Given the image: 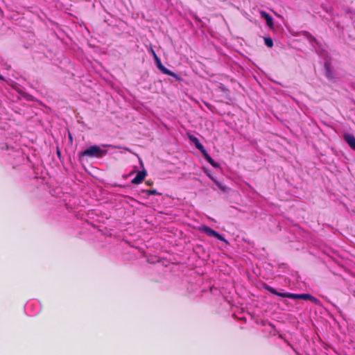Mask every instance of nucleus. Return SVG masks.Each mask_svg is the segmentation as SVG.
<instances>
[{
    "label": "nucleus",
    "instance_id": "obj_1",
    "mask_svg": "<svg viewBox=\"0 0 355 355\" xmlns=\"http://www.w3.org/2000/svg\"><path fill=\"white\" fill-rule=\"evenodd\" d=\"M106 146H108V145H102L101 146H92L82 152L81 155L89 157L101 158L107 154V150L103 148Z\"/></svg>",
    "mask_w": 355,
    "mask_h": 355
},
{
    "label": "nucleus",
    "instance_id": "obj_2",
    "mask_svg": "<svg viewBox=\"0 0 355 355\" xmlns=\"http://www.w3.org/2000/svg\"><path fill=\"white\" fill-rule=\"evenodd\" d=\"M201 230L203 232H205V234L210 236H214L218 239L220 241H226L225 239L220 234H219L217 232L212 230L211 227L208 226H203L202 227Z\"/></svg>",
    "mask_w": 355,
    "mask_h": 355
},
{
    "label": "nucleus",
    "instance_id": "obj_3",
    "mask_svg": "<svg viewBox=\"0 0 355 355\" xmlns=\"http://www.w3.org/2000/svg\"><path fill=\"white\" fill-rule=\"evenodd\" d=\"M343 138L350 148L355 150V137L349 133H345Z\"/></svg>",
    "mask_w": 355,
    "mask_h": 355
},
{
    "label": "nucleus",
    "instance_id": "obj_4",
    "mask_svg": "<svg viewBox=\"0 0 355 355\" xmlns=\"http://www.w3.org/2000/svg\"><path fill=\"white\" fill-rule=\"evenodd\" d=\"M146 175V171H139L135 178L132 180V183L135 184H138L142 182Z\"/></svg>",
    "mask_w": 355,
    "mask_h": 355
},
{
    "label": "nucleus",
    "instance_id": "obj_5",
    "mask_svg": "<svg viewBox=\"0 0 355 355\" xmlns=\"http://www.w3.org/2000/svg\"><path fill=\"white\" fill-rule=\"evenodd\" d=\"M260 15L261 17L266 19L267 25L270 28H273V19L272 17L265 11H261Z\"/></svg>",
    "mask_w": 355,
    "mask_h": 355
},
{
    "label": "nucleus",
    "instance_id": "obj_6",
    "mask_svg": "<svg viewBox=\"0 0 355 355\" xmlns=\"http://www.w3.org/2000/svg\"><path fill=\"white\" fill-rule=\"evenodd\" d=\"M155 62L158 69L164 74L169 73V70L162 65L158 56H155Z\"/></svg>",
    "mask_w": 355,
    "mask_h": 355
},
{
    "label": "nucleus",
    "instance_id": "obj_7",
    "mask_svg": "<svg viewBox=\"0 0 355 355\" xmlns=\"http://www.w3.org/2000/svg\"><path fill=\"white\" fill-rule=\"evenodd\" d=\"M205 159L214 167H218V164L210 157V155L205 151L203 154Z\"/></svg>",
    "mask_w": 355,
    "mask_h": 355
},
{
    "label": "nucleus",
    "instance_id": "obj_8",
    "mask_svg": "<svg viewBox=\"0 0 355 355\" xmlns=\"http://www.w3.org/2000/svg\"><path fill=\"white\" fill-rule=\"evenodd\" d=\"M300 300H310L314 302H316L318 301L316 298H315L314 297L309 294H300Z\"/></svg>",
    "mask_w": 355,
    "mask_h": 355
},
{
    "label": "nucleus",
    "instance_id": "obj_9",
    "mask_svg": "<svg viewBox=\"0 0 355 355\" xmlns=\"http://www.w3.org/2000/svg\"><path fill=\"white\" fill-rule=\"evenodd\" d=\"M195 144V146L197 149H198L201 153L202 154H203L205 151H207L204 146L202 145V144L199 141V140H198L197 141H195L194 143Z\"/></svg>",
    "mask_w": 355,
    "mask_h": 355
},
{
    "label": "nucleus",
    "instance_id": "obj_10",
    "mask_svg": "<svg viewBox=\"0 0 355 355\" xmlns=\"http://www.w3.org/2000/svg\"><path fill=\"white\" fill-rule=\"evenodd\" d=\"M195 144V146L197 149H198L201 153L202 154H203L205 151H207L204 146L202 145V144L199 141V140H198L197 141H195L194 143Z\"/></svg>",
    "mask_w": 355,
    "mask_h": 355
},
{
    "label": "nucleus",
    "instance_id": "obj_11",
    "mask_svg": "<svg viewBox=\"0 0 355 355\" xmlns=\"http://www.w3.org/2000/svg\"><path fill=\"white\" fill-rule=\"evenodd\" d=\"M264 41H265V44L268 47H270V48L272 47L273 42H272L271 38H270V37H265Z\"/></svg>",
    "mask_w": 355,
    "mask_h": 355
},
{
    "label": "nucleus",
    "instance_id": "obj_12",
    "mask_svg": "<svg viewBox=\"0 0 355 355\" xmlns=\"http://www.w3.org/2000/svg\"><path fill=\"white\" fill-rule=\"evenodd\" d=\"M211 179L215 182V184L217 185V187L220 189L221 190L223 191H225V187H223L219 182L216 181V180H214L212 177H211Z\"/></svg>",
    "mask_w": 355,
    "mask_h": 355
},
{
    "label": "nucleus",
    "instance_id": "obj_13",
    "mask_svg": "<svg viewBox=\"0 0 355 355\" xmlns=\"http://www.w3.org/2000/svg\"><path fill=\"white\" fill-rule=\"evenodd\" d=\"M166 75H169L171 76L174 77L176 80H180L181 78L178 74L169 70V73H166Z\"/></svg>",
    "mask_w": 355,
    "mask_h": 355
},
{
    "label": "nucleus",
    "instance_id": "obj_14",
    "mask_svg": "<svg viewBox=\"0 0 355 355\" xmlns=\"http://www.w3.org/2000/svg\"><path fill=\"white\" fill-rule=\"evenodd\" d=\"M288 298L291 299H300V294L288 293Z\"/></svg>",
    "mask_w": 355,
    "mask_h": 355
},
{
    "label": "nucleus",
    "instance_id": "obj_15",
    "mask_svg": "<svg viewBox=\"0 0 355 355\" xmlns=\"http://www.w3.org/2000/svg\"><path fill=\"white\" fill-rule=\"evenodd\" d=\"M146 192L148 195H161V193H158L156 190L154 189L147 190Z\"/></svg>",
    "mask_w": 355,
    "mask_h": 355
},
{
    "label": "nucleus",
    "instance_id": "obj_16",
    "mask_svg": "<svg viewBox=\"0 0 355 355\" xmlns=\"http://www.w3.org/2000/svg\"><path fill=\"white\" fill-rule=\"evenodd\" d=\"M189 139L193 144L195 143V141H197L198 140V139L197 137H196L195 136H193V135H189Z\"/></svg>",
    "mask_w": 355,
    "mask_h": 355
},
{
    "label": "nucleus",
    "instance_id": "obj_17",
    "mask_svg": "<svg viewBox=\"0 0 355 355\" xmlns=\"http://www.w3.org/2000/svg\"><path fill=\"white\" fill-rule=\"evenodd\" d=\"M266 289L270 291V293L276 295L277 294V291L275 289H274L273 288L270 287V286H267L266 287Z\"/></svg>",
    "mask_w": 355,
    "mask_h": 355
},
{
    "label": "nucleus",
    "instance_id": "obj_18",
    "mask_svg": "<svg viewBox=\"0 0 355 355\" xmlns=\"http://www.w3.org/2000/svg\"><path fill=\"white\" fill-rule=\"evenodd\" d=\"M276 295L280 296L282 297H288V293H283L277 292Z\"/></svg>",
    "mask_w": 355,
    "mask_h": 355
},
{
    "label": "nucleus",
    "instance_id": "obj_19",
    "mask_svg": "<svg viewBox=\"0 0 355 355\" xmlns=\"http://www.w3.org/2000/svg\"><path fill=\"white\" fill-rule=\"evenodd\" d=\"M150 51H151V53H152V54H153V58L155 59V56H157V54L155 53V51H154L153 49H150Z\"/></svg>",
    "mask_w": 355,
    "mask_h": 355
},
{
    "label": "nucleus",
    "instance_id": "obj_20",
    "mask_svg": "<svg viewBox=\"0 0 355 355\" xmlns=\"http://www.w3.org/2000/svg\"><path fill=\"white\" fill-rule=\"evenodd\" d=\"M0 79L3 80V76H0Z\"/></svg>",
    "mask_w": 355,
    "mask_h": 355
}]
</instances>
